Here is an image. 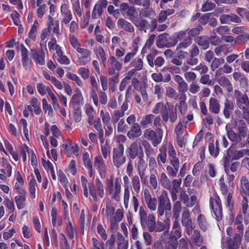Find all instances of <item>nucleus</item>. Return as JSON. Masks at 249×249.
Returning <instances> with one entry per match:
<instances>
[{
    "label": "nucleus",
    "instance_id": "1",
    "mask_svg": "<svg viewBox=\"0 0 249 249\" xmlns=\"http://www.w3.org/2000/svg\"><path fill=\"white\" fill-rule=\"evenodd\" d=\"M139 216L142 227H147L150 231H153L156 227L155 217L153 214H149L147 217V213L142 206L140 207Z\"/></svg>",
    "mask_w": 249,
    "mask_h": 249
},
{
    "label": "nucleus",
    "instance_id": "2",
    "mask_svg": "<svg viewBox=\"0 0 249 249\" xmlns=\"http://www.w3.org/2000/svg\"><path fill=\"white\" fill-rule=\"evenodd\" d=\"M112 160L114 165L117 168L120 167L126 160L124 155V146L122 144H119L114 147L112 151Z\"/></svg>",
    "mask_w": 249,
    "mask_h": 249
},
{
    "label": "nucleus",
    "instance_id": "3",
    "mask_svg": "<svg viewBox=\"0 0 249 249\" xmlns=\"http://www.w3.org/2000/svg\"><path fill=\"white\" fill-rule=\"evenodd\" d=\"M159 204L158 207L159 216L163 215L164 211L165 213L170 211L171 209V204L169 199L168 194L166 191H163L162 194L159 196Z\"/></svg>",
    "mask_w": 249,
    "mask_h": 249
},
{
    "label": "nucleus",
    "instance_id": "4",
    "mask_svg": "<svg viewBox=\"0 0 249 249\" xmlns=\"http://www.w3.org/2000/svg\"><path fill=\"white\" fill-rule=\"evenodd\" d=\"M210 206L216 219L217 221L221 220L222 218V208L220 198L218 197L217 199H215L211 197L210 199Z\"/></svg>",
    "mask_w": 249,
    "mask_h": 249
},
{
    "label": "nucleus",
    "instance_id": "5",
    "mask_svg": "<svg viewBox=\"0 0 249 249\" xmlns=\"http://www.w3.org/2000/svg\"><path fill=\"white\" fill-rule=\"evenodd\" d=\"M242 236L243 232L242 231L241 233H234L232 238L228 237L226 238L225 241L223 242V246L238 249L241 244Z\"/></svg>",
    "mask_w": 249,
    "mask_h": 249
},
{
    "label": "nucleus",
    "instance_id": "6",
    "mask_svg": "<svg viewBox=\"0 0 249 249\" xmlns=\"http://www.w3.org/2000/svg\"><path fill=\"white\" fill-rule=\"evenodd\" d=\"M234 124L237 128L238 133L242 138H245L248 135L249 129L245 122L242 119L234 120Z\"/></svg>",
    "mask_w": 249,
    "mask_h": 249
},
{
    "label": "nucleus",
    "instance_id": "7",
    "mask_svg": "<svg viewBox=\"0 0 249 249\" xmlns=\"http://www.w3.org/2000/svg\"><path fill=\"white\" fill-rule=\"evenodd\" d=\"M20 49L22 66L25 69L27 70L32 64V61L29 57L28 50L23 44L20 45Z\"/></svg>",
    "mask_w": 249,
    "mask_h": 249
},
{
    "label": "nucleus",
    "instance_id": "8",
    "mask_svg": "<svg viewBox=\"0 0 249 249\" xmlns=\"http://www.w3.org/2000/svg\"><path fill=\"white\" fill-rule=\"evenodd\" d=\"M77 52L81 55L77 59V62L81 65H85L90 61L91 53L89 50L81 48L78 49Z\"/></svg>",
    "mask_w": 249,
    "mask_h": 249
},
{
    "label": "nucleus",
    "instance_id": "9",
    "mask_svg": "<svg viewBox=\"0 0 249 249\" xmlns=\"http://www.w3.org/2000/svg\"><path fill=\"white\" fill-rule=\"evenodd\" d=\"M220 20L222 24H229L231 22L240 23L242 21L241 19L233 13L222 15L220 17Z\"/></svg>",
    "mask_w": 249,
    "mask_h": 249
},
{
    "label": "nucleus",
    "instance_id": "10",
    "mask_svg": "<svg viewBox=\"0 0 249 249\" xmlns=\"http://www.w3.org/2000/svg\"><path fill=\"white\" fill-rule=\"evenodd\" d=\"M94 164L98 169L100 177L104 178L106 177V165L105 162L100 156H96L94 158Z\"/></svg>",
    "mask_w": 249,
    "mask_h": 249
},
{
    "label": "nucleus",
    "instance_id": "11",
    "mask_svg": "<svg viewBox=\"0 0 249 249\" xmlns=\"http://www.w3.org/2000/svg\"><path fill=\"white\" fill-rule=\"evenodd\" d=\"M121 191V185L119 181L118 178H117L115 181L114 186L113 188L110 189L107 192L111 195L112 197L116 201H118L120 199V194Z\"/></svg>",
    "mask_w": 249,
    "mask_h": 249
},
{
    "label": "nucleus",
    "instance_id": "12",
    "mask_svg": "<svg viewBox=\"0 0 249 249\" xmlns=\"http://www.w3.org/2000/svg\"><path fill=\"white\" fill-rule=\"evenodd\" d=\"M142 134V131L140 125L138 123H134L127 132V136L130 139H134L139 137Z\"/></svg>",
    "mask_w": 249,
    "mask_h": 249
},
{
    "label": "nucleus",
    "instance_id": "13",
    "mask_svg": "<svg viewBox=\"0 0 249 249\" xmlns=\"http://www.w3.org/2000/svg\"><path fill=\"white\" fill-rule=\"evenodd\" d=\"M83 97L81 90L76 89L75 90V93L72 95L71 103L73 107H80V105L83 103Z\"/></svg>",
    "mask_w": 249,
    "mask_h": 249
},
{
    "label": "nucleus",
    "instance_id": "14",
    "mask_svg": "<svg viewBox=\"0 0 249 249\" xmlns=\"http://www.w3.org/2000/svg\"><path fill=\"white\" fill-rule=\"evenodd\" d=\"M234 104L233 101L226 99L224 103L223 113L226 119L230 118L231 115L234 110Z\"/></svg>",
    "mask_w": 249,
    "mask_h": 249
},
{
    "label": "nucleus",
    "instance_id": "15",
    "mask_svg": "<svg viewBox=\"0 0 249 249\" xmlns=\"http://www.w3.org/2000/svg\"><path fill=\"white\" fill-rule=\"evenodd\" d=\"M163 222L158 221L157 222V231H168L170 225V221L168 213H166Z\"/></svg>",
    "mask_w": 249,
    "mask_h": 249
},
{
    "label": "nucleus",
    "instance_id": "16",
    "mask_svg": "<svg viewBox=\"0 0 249 249\" xmlns=\"http://www.w3.org/2000/svg\"><path fill=\"white\" fill-rule=\"evenodd\" d=\"M144 197L147 207L151 210H156V198L152 197L149 190L145 189L144 192Z\"/></svg>",
    "mask_w": 249,
    "mask_h": 249
},
{
    "label": "nucleus",
    "instance_id": "17",
    "mask_svg": "<svg viewBox=\"0 0 249 249\" xmlns=\"http://www.w3.org/2000/svg\"><path fill=\"white\" fill-rule=\"evenodd\" d=\"M174 80L178 84V90L179 92L184 93L187 91L188 89V84L181 76L176 75L174 76Z\"/></svg>",
    "mask_w": 249,
    "mask_h": 249
},
{
    "label": "nucleus",
    "instance_id": "18",
    "mask_svg": "<svg viewBox=\"0 0 249 249\" xmlns=\"http://www.w3.org/2000/svg\"><path fill=\"white\" fill-rule=\"evenodd\" d=\"M160 113L163 118V120L167 122L169 119L168 109L166 105H164L162 103L157 104V113Z\"/></svg>",
    "mask_w": 249,
    "mask_h": 249
},
{
    "label": "nucleus",
    "instance_id": "19",
    "mask_svg": "<svg viewBox=\"0 0 249 249\" xmlns=\"http://www.w3.org/2000/svg\"><path fill=\"white\" fill-rule=\"evenodd\" d=\"M209 110L215 114H217L220 112V105L217 99L213 97L210 98L209 100Z\"/></svg>",
    "mask_w": 249,
    "mask_h": 249
},
{
    "label": "nucleus",
    "instance_id": "20",
    "mask_svg": "<svg viewBox=\"0 0 249 249\" xmlns=\"http://www.w3.org/2000/svg\"><path fill=\"white\" fill-rule=\"evenodd\" d=\"M196 42L200 46L203 50H206L209 47L210 38L206 36H200L195 38Z\"/></svg>",
    "mask_w": 249,
    "mask_h": 249
},
{
    "label": "nucleus",
    "instance_id": "21",
    "mask_svg": "<svg viewBox=\"0 0 249 249\" xmlns=\"http://www.w3.org/2000/svg\"><path fill=\"white\" fill-rule=\"evenodd\" d=\"M241 190L240 193L243 197L248 195L249 196V182L245 176L241 177L240 179Z\"/></svg>",
    "mask_w": 249,
    "mask_h": 249
},
{
    "label": "nucleus",
    "instance_id": "22",
    "mask_svg": "<svg viewBox=\"0 0 249 249\" xmlns=\"http://www.w3.org/2000/svg\"><path fill=\"white\" fill-rule=\"evenodd\" d=\"M219 84L226 89L228 91L231 92L233 90V87L230 80L225 76H221L217 79Z\"/></svg>",
    "mask_w": 249,
    "mask_h": 249
},
{
    "label": "nucleus",
    "instance_id": "23",
    "mask_svg": "<svg viewBox=\"0 0 249 249\" xmlns=\"http://www.w3.org/2000/svg\"><path fill=\"white\" fill-rule=\"evenodd\" d=\"M226 130L227 132L229 139L232 142H239L242 139L241 137L238 133H236L231 128L229 127V124L226 126Z\"/></svg>",
    "mask_w": 249,
    "mask_h": 249
},
{
    "label": "nucleus",
    "instance_id": "24",
    "mask_svg": "<svg viewBox=\"0 0 249 249\" xmlns=\"http://www.w3.org/2000/svg\"><path fill=\"white\" fill-rule=\"evenodd\" d=\"M197 222L200 229L203 231H206L209 228V224L205 215L199 214L197 218Z\"/></svg>",
    "mask_w": 249,
    "mask_h": 249
},
{
    "label": "nucleus",
    "instance_id": "25",
    "mask_svg": "<svg viewBox=\"0 0 249 249\" xmlns=\"http://www.w3.org/2000/svg\"><path fill=\"white\" fill-rule=\"evenodd\" d=\"M118 25L125 31L133 33L134 28L130 23L123 18H120L118 21Z\"/></svg>",
    "mask_w": 249,
    "mask_h": 249
},
{
    "label": "nucleus",
    "instance_id": "26",
    "mask_svg": "<svg viewBox=\"0 0 249 249\" xmlns=\"http://www.w3.org/2000/svg\"><path fill=\"white\" fill-rule=\"evenodd\" d=\"M153 122L154 125H156V117L153 114H148L143 116L140 122V124L143 127H146Z\"/></svg>",
    "mask_w": 249,
    "mask_h": 249
},
{
    "label": "nucleus",
    "instance_id": "27",
    "mask_svg": "<svg viewBox=\"0 0 249 249\" xmlns=\"http://www.w3.org/2000/svg\"><path fill=\"white\" fill-rule=\"evenodd\" d=\"M209 151L211 156L215 158L218 156L220 151L219 142L218 140L216 141L215 144L213 142L209 143Z\"/></svg>",
    "mask_w": 249,
    "mask_h": 249
},
{
    "label": "nucleus",
    "instance_id": "28",
    "mask_svg": "<svg viewBox=\"0 0 249 249\" xmlns=\"http://www.w3.org/2000/svg\"><path fill=\"white\" fill-rule=\"evenodd\" d=\"M32 58L36 64L44 65L45 64V54L41 49V52L39 53L35 52L32 54Z\"/></svg>",
    "mask_w": 249,
    "mask_h": 249
},
{
    "label": "nucleus",
    "instance_id": "29",
    "mask_svg": "<svg viewBox=\"0 0 249 249\" xmlns=\"http://www.w3.org/2000/svg\"><path fill=\"white\" fill-rule=\"evenodd\" d=\"M144 137L147 140L152 142L154 146H156V131L151 129H147L143 134Z\"/></svg>",
    "mask_w": 249,
    "mask_h": 249
},
{
    "label": "nucleus",
    "instance_id": "30",
    "mask_svg": "<svg viewBox=\"0 0 249 249\" xmlns=\"http://www.w3.org/2000/svg\"><path fill=\"white\" fill-rule=\"evenodd\" d=\"M193 243L197 246L200 247L202 245L203 239L201 236L200 231L198 230H194L191 236Z\"/></svg>",
    "mask_w": 249,
    "mask_h": 249
},
{
    "label": "nucleus",
    "instance_id": "31",
    "mask_svg": "<svg viewBox=\"0 0 249 249\" xmlns=\"http://www.w3.org/2000/svg\"><path fill=\"white\" fill-rule=\"evenodd\" d=\"M26 197V194L20 195L15 197V202L18 209H22L25 207Z\"/></svg>",
    "mask_w": 249,
    "mask_h": 249
},
{
    "label": "nucleus",
    "instance_id": "32",
    "mask_svg": "<svg viewBox=\"0 0 249 249\" xmlns=\"http://www.w3.org/2000/svg\"><path fill=\"white\" fill-rule=\"evenodd\" d=\"M231 148H229L227 150V155L224 156L223 160V165L224 167L225 171L227 174H229V167L230 163L232 160H231Z\"/></svg>",
    "mask_w": 249,
    "mask_h": 249
},
{
    "label": "nucleus",
    "instance_id": "33",
    "mask_svg": "<svg viewBox=\"0 0 249 249\" xmlns=\"http://www.w3.org/2000/svg\"><path fill=\"white\" fill-rule=\"evenodd\" d=\"M147 7L146 8H142L140 11V16L141 17H146L153 19L155 15V11L152 9H149Z\"/></svg>",
    "mask_w": 249,
    "mask_h": 249
},
{
    "label": "nucleus",
    "instance_id": "34",
    "mask_svg": "<svg viewBox=\"0 0 249 249\" xmlns=\"http://www.w3.org/2000/svg\"><path fill=\"white\" fill-rule=\"evenodd\" d=\"M131 89L132 86H130L128 87V89H127L125 93V100L124 102L123 105L121 106V109L122 111L124 113V111L127 110L128 109V102H129V99H130L131 96Z\"/></svg>",
    "mask_w": 249,
    "mask_h": 249
},
{
    "label": "nucleus",
    "instance_id": "35",
    "mask_svg": "<svg viewBox=\"0 0 249 249\" xmlns=\"http://www.w3.org/2000/svg\"><path fill=\"white\" fill-rule=\"evenodd\" d=\"M234 201L232 195L231 193L225 196V205L229 209L230 212H232L234 209Z\"/></svg>",
    "mask_w": 249,
    "mask_h": 249
},
{
    "label": "nucleus",
    "instance_id": "36",
    "mask_svg": "<svg viewBox=\"0 0 249 249\" xmlns=\"http://www.w3.org/2000/svg\"><path fill=\"white\" fill-rule=\"evenodd\" d=\"M137 14L136 8L130 6L127 12H126V17H127L129 19L133 22L137 18Z\"/></svg>",
    "mask_w": 249,
    "mask_h": 249
},
{
    "label": "nucleus",
    "instance_id": "37",
    "mask_svg": "<svg viewBox=\"0 0 249 249\" xmlns=\"http://www.w3.org/2000/svg\"><path fill=\"white\" fill-rule=\"evenodd\" d=\"M131 67H134L135 71L142 70L143 68V62L141 58H135L130 64Z\"/></svg>",
    "mask_w": 249,
    "mask_h": 249
},
{
    "label": "nucleus",
    "instance_id": "38",
    "mask_svg": "<svg viewBox=\"0 0 249 249\" xmlns=\"http://www.w3.org/2000/svg\"><path fill=\"white\" fill-rule=\"evenodd\" d=\"M169 35L167 33H163L159 35L158 40L157 41V46L158 47L165 46L167 44V37Z\"/></svg>",
    "mask_w": 249,
    "mask_h": 249
},
{
    "label": "nucleus",
    "instance_id": "39",
    "mask_svg": "<svg viewBox=\"0 0 249 249\" xmlns=\"http://www.w3.org/2000/svg\"><path fill=\"white\" fill-rule=\"evenodd\" d=\"M237 106L238 107L247 106L249 107V98L247 94H244L242 97L236 101Z\"/></svg>",
    "mask_w": 249,
    "mask_h": 249
},
{
    "label": "nucleus",
    "instance_id": "40",
    "mask_svg": "<svg viewBox=\"0 0 249 249\" xmlns=\"http://www.w3.org/2000/svg\"><path fill=\"white\" fill-rule=\"evenodd\" d=\"M182 226L185 227V231L186 233L188 235H190L194 230L195 227L193 225V223L192 220H187L186 222L181 223Z\"/></svg>",
    "mask_w": 249,
    "mask_h": 249
},
{
    "label": "nucleus",
    "instance_id": "41",
    "mask_svg": "<svg viewBox=\"0 0 249 249\" xmlns=\"http://www.w3.org/2000/svg\"><path fill=\"white\" fill-rule=\"evenodd\" d=\"M132 185L134 190L139 193L141 190V184L139 178L138 176L135 175L132 178Z\"/></svg>",
    "mask_w": 249,
    "mask_h": 249
},
{
    "label": "nucleus",
    "instance_id": "42",
    "mask_svg": "<svg viewBox=\"0 0 249 249\" xmlns=\"http://www.w3.org/2000/svg\"><path fill=\"white\" fill-rule=\"evenodd\" d=\"M160 153L159 154L158 157V160L159 162L160 160L163 163H164L166 161V151L167 147L166 145H163L161 148L160 149Z\"/></svg>",
    "mask_w": 249,
    "mask_h": 249
},
{
    "label": "nucleus",
    "instance_id": "43",
    "mask_svg": "<svg viewBox=\"0 0 249 249\" xmlns=\"http://www.w3.org/2000/svg\"><path fill=\"white\" fill-rule=\"evenodd\" d=\"M66 76L69 79L75 81L77 84L80 86L82 87L83 85V83L80 78L78 77L76 74L72 73L71 72H68L66 74Z\"/></svg>",
    "mask_w": 249,
    "mask_h": 249
},
{
    "label": "nucleus",
    "instance_id": "44",
    "mask_svg": "<svg viewBox=\"0 0 249 249\" xmlns=\"http://www.w3.org/2000/svg\"><path fill=\"white\" fill-rule=\"evenodd\" d=\"M160 183L161 185L168 190L171 189L170 181L164 173H162L160 177Z\"/></svg>",
    "mask_w": 249,
    "mask_h": 249
},
{
    "label": "nucleus",
    "instance_id": "45",
    "mask_svg": "<svg viewBox=\"0 0 249 249\" xmlns=\"http://www.w3.org/2000/svg\"><path fill=\"white\" fill-rule=\"evenodd\" d=\"M36 88L38 92L42 96H44L46 94V92H48L49 90L51 89L49 87L46 86L42 83H37L36 85Z\"/></svg>",
    "mask_w": 249,
    "mask_h": 249
},
{
    "label": "nucleus",
    "instance_id": "46",
    "mask_svg": "<svg viewBox=\"0 0 249 249\" xmlns=\"http://www.w3.org/2000/svg\"><path fill=\"white\" fill-rule=\"evenodd\" d=\"M186 31H180L175 34L172 36V39L174 42L171 45V46H175L178 40H180L183 39L186 34Z\"/></svg>",
    "mask_w": 249,
    "mask_h": 249
},
{
    "label": "nucleus",
    "instance_id": "47",
    "mask_svg": "<svg viewBox=\"0 0 249 249\" xmlns=\"http://www.w3.org/2000/svg\"><path fill=\"white\" fill-rule=\"evenodd\" d=\"M95 184L97 189V192L99 196L101 198H103L104 196V186L99 178H96Z\"/></svg>",
    "mask_w": 249,
    "mask_h": 249
},
{
    "label": "nucleus",
    "instance_id": "48",
    "mask_svg": "<svg viewBox=\"0 0 249 249\" xmlns=\"http://www.w3.org/2000/svg\"><path fill=\"white\" fill-rule=\"evenodd\" d=\"M69 41L73 48L76 50L77 52L78 49H81L80 44L79 42L78 39L73 35H69Z\"/></svg>",
    "mask_w": 249,
    "mask_h": 249
},
{
    "label": "nucleus",
    "instance_id": "49",
    "mask_svg": "<svg viewBox=\"0 0 249 249\" xmlns=\"http://www.w3.org/2000/svg\"><path fill=\"white\" fill-rule=\"evenodd\" d=\"M42 106L43 109L45 113L48 112V115H53V109L51 106L48 103L45 98L42 99Z\"/></svg>",
    "mask_w": 249,
    "mask_h": 249
},
{
    "label": "nucleus",
    "instance_id": "50",
    "mask_svg": "<svg viewBox=\"0 0 249 249\" xmlns=\"http://www.w3.org/2000/svg\"><path fill=\"white\" fill-rule=\"evenodd\" d=\"M3 204L10 210V213H14L15 207L13 200H10L8 197H5Z\"/></svg>",
    "mask_w": 249,
    "mask_h": 249
},
{
    "label": "nucleus",
    "instance_id": "51",
    "mask_svg": "<svg viewBox=\"0 0 249 249\" xmlns=\"http://www.w3.org/2000/svg\"><path fill=\"white\" fill-rule=\"evenodd\" d=\"M243 216L241 214H238L235 219L234 224L236 226L237 229L243 232L244 227L242 224Z\"/></svg>",
    "mask_w": 249,
    "mask_h": 249
},
{
    "label": "nucleus",
    "instance_id": "52",
    "mask_svg": "<svg viewBox=\"0 0 249 249\" xmlns=\"http://www.w3.org/2000/svg\"><path fill=\"white\" fill-rule=\"evenodd\" d=\"M36 181L35 179H31L29 183V192L31 197L33 199H34L36 197Z\"/></svg>",
    "mask_w": 249,
    "mask_h": 249
},
{
    "label": "nucleus",
    "instance_id": "53",
    "mask_svg": "<svg viewBox=\"0 0 249 249\" xmlns=\"http://www.w3.org/2000/svg\"><path fill=\"white\" fill-rule=\"evenodd\" d=\"M199 81L203 85H213L214 84V82L210 79V75L207 74L202 75L200 78Z\"/></svg>",
    "mask_w": 249,
    "mask_h": 249
},
{
    "label": "nucleus",
    "instance_id": "54",
    "mask_svg": "<svg viewBox=\"0 0 249 249\" xmlns=\"http://www.w3.org/2000/svg\"><path fill=\"white\" fill-rule=\"evenodd\" d=\"M78 73L84 80L88 79L90 75V71L89 69L85 67L80 68L78 70Z\"/></svg>",
    "mask_w": 249,
    "mask_h": 249
},
{
    "label": "nucleus",
    "instance_id": "55",
    "mask_svg": "<svg viewBox=\"0 0 249 249\" xmlns=\"http://www.w3.org/2000/svg\"><path fill=\"white\" fill-rule=\"evenodd\" d=\"M230 148H231V147ZM231 154V160H238L244 157L242 150L233 151L231 149L230 152Z\"/></svg>",
    "mask_w": 249,
    "mask_h": 249
},
{
    "label": "nucleus",
    "instance_id": "56",
    "mask_svg": "<svg viewBox=\"0 0 249 249\" xmlns=\"http://www.w3.org/2000/svg\"><path fill=\"white\" fill-rule=\"evenodd\" d=\"M133 23L138 27L139 28L140 30H143L145 29L146 26L148 24V22L145 19L138 20L137 18Z\"/></svg>",
    "mask_w": 249,
    "mask_h": 249
},
{
    "label": "nucleus",
    "instance_id": "57",
    "mask_svg": "<svg viewBox=\"0 0 249 249\" xmlns=\"http://www.w3.org/2000/svg\"><path fill=\"white\" fill-rule=\"evenodd\" d=\"M72 3V8L75 14L79 17L82 16V10L80 7V2L79 0H75Z\"/></svg>",
    "mask_w": 249,
    "mask_h": 249
},
{
    "label": "nucleus",
    "instance_id": "58",
    "mask_svg": "<svg viewBox=\"0 0 249 249\" xmlns=\"http://www.w3.org/2000/svg\"><path fill=\"white\" fill-rule=\"evenodd\" d=\"M130 157L132 159L136 158L138 153V145L136 142L132 143L129 147Z\"/></svg>",
    "mask_w": 249,
    "mask_h": 249
},
{
    "label": "nucleus",
    "instance_id": "59",
    "mask_svg": "<svg viewBox=\"0 0 249 249\" xmlns=\"http://www.w3.org/2000/svg\"><path fill=\"white\" fill-rule=\"evenodd\" d=\"M37 7L36 15L38 18H41L47 10V6L46 4H42L41 5L37 6Z\"/></svg>",
    "mask_w": 249,
    "mask_h": 249
},
{
    "label": "nucleus",
    "instance_id": "60",
    "mask_svg": "<svg viewBox=\"0 0 249 249\" xmlns=\"http://www.w3.org/2000/svg\"><path fill=\"white\" fill-rule=\"evenodd\" d=\"M220 191L222 192V194L225 196H226L228 195L229 193V189L227 185L225 183L224 180L223 178H221L220 180Z\"/></svg>",
    "mask_w": 249,
    "mask_h": 249
},
{
    "label": "nucleus",
    "instance_id": "61",
    "mask_svg": "<svg viewBox=\"0 0 249 249\" xmlns=\"http://www.w3.org/2000/svg\"><path fill=\"white\" fill-rule=\"evenodd\" d=\"M110 59L111 66L115 69L116 71H120L122 67V64L114 56H111Z\"/></svg>",
    "mask_w": 249,
    "mask_h": 249
},
{
    "label": "nucleus",
    "instance_id": "62",
    "mask_svg": "<svg viewBox=\"0 0 249 249\" xmlns=\"http://www.w3.org/2000/svg\"><path fill=\"white\" fill-rule=\"evenodd\" d=\"M249 39V36L245 34L239 35L236 37L235 43L242 44L245 43Z\"/></svg>",
    "mask_w": 249,
    "mask_h": 249
},
{
    "label": "nucleus",
    "instance_id": "63",
    "mask_svg": "<svg viewBox=\"0 0 249 249\" xmlns=\"http://www.w3.org/2000/svg\"><path fill=\"white\" fill-rule=\"evenodd\" d=\"M103 13V9L96 6H94L91 17L93 19H97L100 17Z\"/></svg>",
    "mask_w": 249,
    "mask_h": 249
},
{
    "label": "nucleus",
    "instance_id": "64",
    "mask_svg": "<svg viewBox=\"0 0 249 249\" xmlns=\"http://www.w3.org/2000/svg\"><path fill=\"white\" fill-rule=\"evenodd\" d=\"M239 108L242 110L243 118L245 119L249 124V107L244 106L238 107Z\"/></svg>",
    "mask_w": 249,
    "mask_h": 249
}]
</instances>
